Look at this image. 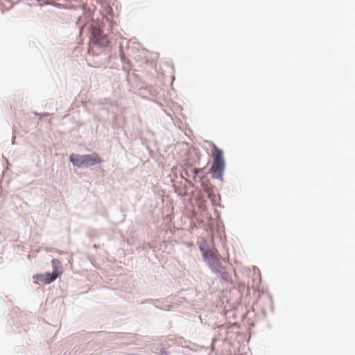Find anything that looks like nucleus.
Returning a JSON list of instances; mask_svg holds the SVG:
<instances>
[{
	"instance_id": "obj_3",
	"label": "nucleus",
	"mask_w": 355,
	"mask_h": 355,
	"mask_svg": "<svg viewBox=\"0 0 355 355\" xmlns=\"http://www.w3.org/2000/svg\"><path fill=\"white\" fill-rule=\"evenodd\" d=\"M92 44L101 47H106L110 42L107 36L98 26H94L92 28Z\"/></svg>"
},
{
	"instance_id": "obj_1",
	"label": "nucleus",
	"mask_w": 355,
	"mask_h": 355,
	"mask_svg": "<svg viewBox=\"0 0 355 355\" xmlns=\"http://www.w3.org/2000/svg\"><path fill=\"white\" fill-rule=\"evenodd\" d=\"M69 159L73 166L79 168L93 166L96 164H100L102 162L101 158L96 153L83 155L72 154Z\"/></svg>"
},
{
	"instance_id": "obj_6",
	"label": "nucleus",
	"mask_w": 355,
	"mask_h": 355,
	"mask_svg": "<svg viewBox=\"0 0 355 355\" xmlns=\"http://www.w3.org/2000/svg\"><path fill=\"white\" fill-rule=\"evenodd\" d=\"M52 267L53 268V270L51 274H55L56 278L60 275L62 272V267H61V263L60 261L57 259H53L51 261Z\"/></svg>"
},
{
	"instance_id": "obj_5",
	"label": "nucleus",
	"mask_w": 355,
	"mask_h": 355,
	"mask_svg": "<svg viewBox=\"0 0 355 355\" xmlns=\"http://www.w3.org/2000/svg\"><path fill=\"white\" fill-rule=\"evenodd\" d=\"M33 279L36 283L48 284L56 279V275L51 274L50 272H45L34 275Z\"/></svg>"
},
{
	"instance_id": "obj_4",
	"label": "nucleus",
	"mask_w": 355,
	"mask_h": 355,
	"mask_svg": "<svg viewBox=\"0 0 355 355\" xmlns=\"http://www.w3.org/2000/svg\"><path fill=\"white\" fill-rule=\"evenodd\" d=\"M204 259L207 261L212 270L219 272L221 269L220 261L218 257L212 251L208 250L203 254Z\"/></svg>"
},
{
	"instance_id": "obj_7",
	"label": "nucleus",
	"mask_w": 355,
	"mask_h": 355,
	"mask_svg": "<svg viewBox=\"0 0 355 355\" xmlns=\"http://www.w3.org/2000/svg\"><path fill=\"white\" fill-rule=\"evenodd\" d=\"M194 173H195L196 174H197V173H198V169H197V168H195V169H194Z\"/></svg>"
},
{
	"instance_id": "obj_2",
	"label": "nucleus",
	"mask_w": 355,
	"mask_h": 355,
	"mask_svg": "<svg viewBox=\"0 0 355 355\" xmlns=\"http://www.w3.org/2000/svg\"><path fill=\"white\" fill-rule=\"evenodd\" d=\"M212 155L214 157V162L211 168L212 175L216 178H221L225 168V161L222 150L218 148L214 144Z\"/></svg>"
}]
</instances>
